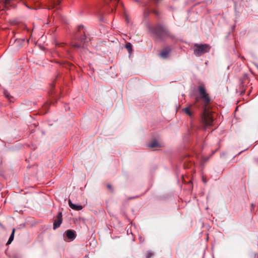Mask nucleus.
I'll list each match as a JSON object with an SVG mask.
<instances>
[{"label": "nucleus", "mask_w": 258, "mask_h": 258, "mask_svg": "<svg viewBox=\"0 0 258 258\" xmlns=\"http://www.w3.org/2000/svg\"><path fill=\"white\" fill-rule=\"evenodd\" d=\"M199 90L201 97H196V102L202 101L203 109L201 113V123L206 129L210 126V99L204 86H199Z\"/></svg>", "instance_id": "obj_1"}, {"label": "nucleus", "mask_w": 258, "mask_h": 258, "mask_svg": "<svg viewBox=\"0 0 258 258\" xmlns=\"http://www.w3.org/2000/svg\"><path fill=\"white\" fill-rule=\"evenodd\" d=\"M152 32L158 38L161 40H165L169 38L172 39L174 37L167 28L161 25L154 27L152 28Z\"/></svg>", "instance_id": "obj_2"}, {"label": "nucleus", "mask_w": 258, "mask_h": 258, "mask_svg": "<svg viewBox=\"0 0 258 258\" xmlns=\"http://www.w3.org/2000/svg\"><path fill=\"white\" fill-rule=\"evenodd\" d=\"M209 49V46L206 44H198L194 45V53L196 56H200L207 52Z\"/></svg>", "instance_id": "obj_3"}, {"label": "nucleus", "mask_w": 258, "mask_h": 258, "mask_svg": "<svg viewBox=\"0 0 258 258\" xmlns=\"http://www.w3.org/2000/svg\"><path fill=\"white\" fill-rule=\"evenodd\" d=\"M62 221V215L61 212H59L56 216V219H55L53 222V229H55L59 227Z\"/></svg>", "instance_id": "obj_4"}, {"label": "nucleus", "mask_w": 258, "mask_h": 258, "mask_svg": "<svg viewBox=\"0 0 258 258\" xmlns=\"http://www.w3.org/2000/svg\"><path fill=\"white\" fill-rule=\"evenodd\" d=\"M66 233L68 238L71 240H74L76 237V234H75V231L72 230H67L66 231Z\"/></svg>", "instance_id": "obj_5"}, {"label": "nucleus", "mask_w": 258, "mask_h": 258, "mask_svg": "<svg viewBox=\"0 0 258 258\" xmlns=\"http://www.w3.org/2000/svg\"><path fill=\"white\" fill-rule=\"evenodd\" d=\"M170 51L171 49L169 47H166L164 49H163L162 51L160 52V55L162 58H166L168 56Z\"/></svg>", "instance_id": "obj_6"}, {"label": "nucleus", "mask_w": 258, "mask_h": 258, "mask_svg": "<svg viewBox=\"0 0 258 258\" xmlns=\"http://www.w3.org/2000/svg\"><path fill=\"white\" fill-rule=\"evenodd\" d=\"M69 205L71 208L76 211H80L83 209V207L81 205H75L71 200L69 201Z\"/></svg>", "instance_id": "obj_7"}, {"label": "nucleus", "mask_w": 258, "mask_h": 258, "mask_svg": "<svg viewBox=\"0 0 258 258\" xmlns=\"http://www.w3.org/2000/svg\"><path fill=\"white\" fill-rule=\"evenodd\" d=\"M149 147L151 148H153L155 147H160V146L158 144V142L155 140L149 145Z\"/></svg>", "instance_id": "obj_8"}, {"label": "nucleus", "mask_w": 258, "mask_h": 258, "mask_svg": "<svg viewBox=\"0 0 258 258\" xmlns=\"http://www.w3.org/2000/svg\"><path fill=\"white\" fill-rule=\"evenodd\" d=\"M15 231V229H13L12 234L10 235L9 239L7 242V244H10L12 242V241L14 240Z\"/></svg>", "instance_id": "obj_9"}, {"label": "nucleus", "mask_w": 258, "mask_h": 258, "mask_svg": "<svg viewBox=\"0 0 258 258\" xmlns=\"http://www.w3.org/2000/svg\"><path fill=\"white\" fill-rule=\"evenodd\" d=\"M125 47L127 49L130 53L132 51V45L131 43H126L125 45Z\"/></svg>", "instance_id": "obj_10"}, {"label": "nucleus", "mask_w": 258, "mask_h": 258, "mask_svg": "<svg viewBox=\"0 0 258 258\" xmlns=\"http://www.w3.org/2000/svg\"><path fill=\"white\" fill-rule=\"evenodd\" d=\"M183 110L184 111L185 113H186L187 115H188L189 116H191V112L189 110V109L188 107H186L183 109Z\"/></svg>", "instance_id": "obj_11"}, {"label": "nucleus", "mask_w": 258, "mask_h": 258, "mask_svg": "<svg viewBox=\"0 0 258 258\" xmlns=\"http://www.w3.org/2000/svg\"><path fill=\"white\" fill-rule=\"evenodd\" d=\"M4 95L5 97L8 98L10 101H12L11 98H12V96L10 95L9 92L5 91L4 93Z\"/></svg>", "instance_id": "obj_12"}, {"label": "nucleus", "mask_w": 258, "mask_h": 258, "mask_svg": "<svg viewBox=\"0 0 258 258\" xmlns=\"http://www.w3.org/2000/svg\"><path fill=\"white\" fill-rule=\"evenodd\" d=\"M153 256V253L151 252H149L146 255L147 258H151Z\"/></svg>", "instance_id": "obj_13"}, {"label": "nucleus", "mask_w": 258, "mask_h": 258, "mask_svg": "<svg viewBox=\"0 0 258 258\" xmlns=\"http://www.w3.org/2000/svg\"><path fill=\"white\" fill-rule=\"evenodd\" d=\"M152 12L153 13H154L155 15H156L157 16H158L160 14V13L157 10H154Z\"/></svg>", "instance_id": "obj_14"}, {"label": "nucleus", "mask_w": 258, "mask_h": 258, "mask_svg": "<svg viewBox=\"0 0 258 258\" xmlns=\"http://www.w3.org/2000/svg\"><path fill=\"white\" fill-rule=\"evenodd\" d=\"M213 117L212 114V111H211V118H210V119H211V126L212 125V123L213 121Z\"/></svg>", "instance_id": "obj_15"}, {"label": "nucleus", "mask_w": 258, "mask_h": 258, "mask_svg": "<svg viewBox=\"0 0 258 258\" xmlns=\"http://www.w3.org/2000/svg\"><path fill=\"white\" fill-rule=\"evenodd\" d=\"M107 187H108V188L110 190H111V191H112V188L111 185L110 184H107Z\"/></svg>", "instance_id": "obj_16"}, {"label": "nucleus", "mask_w": 258, "mask_h": 258, "mask_svg": "<svg viewBox=\"0 0 258 258\" xmlns=\"http://www.w3.org/2000/svg\"><path fill=\"white\" fill-rule=\"evenodd\" d=\"M119 3V0H115L114 2H113V6L116 5V4L117 3Z\"/></svg>", "instance_id": "obj_17"}, {"label": "nucleus", "mask_w": 258, "mask_h": 258, "mask_svg": "<svg viewBox=\"0 0 258 258\" xmlns=\"http://www.w3.org/2000/svg\"><path fill=\"white\" fill-rule=\"evenodd\" d=\"M74 47H79V46L77 45H74Z\"/></svg>", "instance_id": "obj_18"}, {"label": "nucleus", "mask_w": 258, "mask_h": 258, "mask_svg": "<svg viewBox=\"0 0 258 258\" xmlns=\"http://www.w3.org/2000/svg\"><path fill=\"white\" fill-rule=\"evenodd\" d=\"M203 181H204V182H206V181H205V179H204V178H203Z\"/></svg>", "instance_id": "obj_19"}, {"label": "nucleus", "mask_w": 258, "mask_h": 258, "mask_svg": "<svg viewBox=\"0 0 258 258\" xmlns=\"http://www.w3.org/2000/svg\"><path fill=\"white\" fill-rule=\"evenodd\" d=\"M154 1H155L156 2H158L159 1V0H154Z\"/></svg>", "instance_id": "obj_20"}, {"label": "nucleus", "mask_w": 258, "mask_h": 258, "mask_svg": "<svg viewBox=\"0 0 258 258\" xmlns=\"http://www.w3.org/2000/svg\"><path fill=\"white\" fill-rule=\"evenodd\" d=\"M126 21H127V23L128 22V20H127V18H126Z\"/></svg>", "instance_id": "obj_21"}]
</instances>
